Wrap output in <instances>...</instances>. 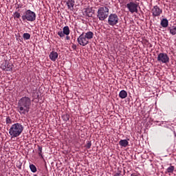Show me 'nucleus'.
Wrapping results in <instances>:
<instances>
[{
    "label": "nucleus",
    "instance_id": "nucleus-1",
    "mask_svg": "<svg viewBox=\"0 0 176 176\" xmlns=\"http://www.w3.org/2000/svg\"><path fill=\"white\" fill-rule=\"evenodd\" d=\"M32 100L28 96H23L18 101L17 111L20 115H25L30 112Z\"/></svg>",
    "mask_w": 176,
    "mask_h": 176
},
{
    "label": "nucleus",
    "instance_id": "nucleus-2",
    "mask_svg": "<svg viewBox=\"0 0 176 176\" xmlns=\"http://www.w3.org/2000/svg\"><path fill=\"white\" fill-rule=\"evenodd\" d=\"M24 131V126L23 124L16 122L11 126L9 129V134L12 138H16L21 135V133Z\"/></svg>",
    "mask_w": 176,
    "mask_h": 176
},
{
    "label": "nucleus",
    "instance_id": "nucleus-3",
    "mask_svg": "<svg viewBox=\"0 0 176 176\" xmlns=\"http://www.w3.org/2000/svg\"><path fill=\"white\" fill-rule=\"evenodd\" d=\"M109 6L107 3H104V6L99 7L97 12V17L100 21H104L108 19L109 16Z\"/></svg>",
    "mask_w": 176,
    "mask_h": 176
},
{
    "label": "nucleus",
    "instance_id": "nucleus-4",
    "mask_svg": "<svg viewBox=\"0 0 176 176\" xmlns=\"http://www.w3.org/2000/svg\"><path fill=\"white\" fill-rule=\"evenodd\" d=\"M94 36V33L93 32H87L86 33L82 32L77 38V41L81 46H86L89 45L90 39H93Z\"/></svg>",
    "mask_w": 176,
    "mask_h": 176
},
{
    "label": "nucleus",
    "instance_id": "nucleus-5",
    "mask_svg": "<svg viewBox=\"0 0 176 176\" xmlns=\"http://www.w3.org/2000/svg\"><path fill=\"white\" fill-rule=\"evenodd\" d=\"M23 21H29L32 23L36 20V14L34 12L31 11V10H28L23 12L21 16Z\"/></svg>",
    "mask_w": 176,
    "mask_h": 176
},
{
    "label": "nucleus",
    "instance_id": "nucleus-6",
    "mask_svg": "<svg viewBox=\"0 0 176 176\" xmlns=\"http://www.w3.org/2000/svg\"><path fill=\"white\" fill-rule=\"evenodd\" d=\"M108 24L109 25H116L119 23V16L116 14H110L108 16Z\"/></svg>",
    "mask_w": 176,
    "mask_h": 176
},
{
    "label": "nucleus",
    "instance_id": "nucleus-7",
    "mask_svg": "<svg viewBox=\"0 0 176 176\" xmlns=\"http://www.w3.org/2000/svg\"><path fill=\"white\" fill-rule=\"evenodd\" d=\"M125 7L128 9L130 13H138V3L131 1L128 3Z\"/></svg>",
    "mask_w": 176,
    "mask_h": 176
},
{
    "label": "nucleus",
    "instance_id": "nucleus-8",
    "mask_svg": "<svg viewBox=\"0 0 176 176\" xmlns=\"http://www.w3.org/2000/svg\"><path fill=\"white\" fill-rule=\"evenodd\" d=\"M158 63H162V64H167L170 63V57L166 53H160L157 58Z\"/></svg>",
    "mask_w": 176,
    "mask_h": 176
},
{
    "label": "nucleus",
    "instance_id": "nucleus-9",
    "mask_svg": "<svg viewBox=\"0 0 176 176\" xmlns=\"http://www.w3.org/2000/svg\"><path fill=\"white\" fill-rule=\"evenodd\" d=\"M151 13L153 14V17H159V16L163 13V10L157 6H155L151 9Z\"/></svg>",
    "mask_w": 176,
    "mask_h": 176
},
{
    "label": "nucleus",
    "instance_id": "nucleus-10",
    "mask_svg": "<svg viewBox=\"0 0 176 176\" xmlns=\"http://www.w3.org/2000/svg\"><path fill=\"white\" fill-rule=\"evenodd\" d=\"M70 32L71 31L69 30V27L65 26L63 29V31L58 32V35L60 36V38H64L65 35H69Z\"/></svg>",
    "mask_w": 176,
    "mask_h": 176
},
{
    "label": "nucleus",
    "instance_id": "nucleus-11",
    "mask_svg": "<svg viewBox=\"0 0 176 176\" xmlns=\"http://www.w3.org/2000/svg\"><path fill=\"white\" fill-rule=\"evenodd\" d=\"M66 4L69 10H74V6H75V0H67Z\"/></svg>",
    "mask_w": 176,
    "mask_h": 176
},
{
    "label": "nucleus",
    "instance_id": "nucleus-12",
    "mask_svg": "<svg viewBox=\"0 0 176 176\" xmlns=\"http://www.w3.org/2000/svg\"><path fill=\"white\" fill-rule=\"evenodd\" d=\"M58 58V54L56 52L52 51L50 54V60H52V61H56V60H57Z\"/></svg>",
    "mask_w": 176,
    "mask_h": 176
},
{
    "label": "nucleus",
    "instance_id": "nucleus-13",
    "mask_svg": "<svg viewBox=\"0 0 176 176\" xmlns=\"http://www.w3.org/2000/svg\"><path fill=\"white\" fill-rule=\"evenodd\" d=\"M3 71H12L13 67L12 66V64L6 62L5 66L3 67Z\"/></svg>",
    "mask_w": 176,
    "mask_h": 176
},
{
    "label": "nucleus",
    "instance_id": "nucleus-14",
    "mask_svg": "<svg viewBox=\"0 0 176 176\" xmlns=\"http://www.w3.org/2000/svg\"><path fill=\"white\" fill-rule=\"evenodd\" d=\"M85 13L87 17H93V10L91 8L85 9Z\"/></svg>",
    "mask_w": 176,
    "mask_h": 176
},
{
    "label": "nucleus",
    "instance_id": "nucleus-15",
    "mask_svg": "<svg viewBox=\"0 0 176 176\" xmlns=\"http://www.w3.org/2000/svg\"><path fill=\"white\" fill-rule=\"evenodd\" d=\"M160 25H161L162 27H163L164 28H167V27H168V20H167V19H163L161 21Z\"/></svg>",
    "mask_w": 176,
    "mask_h": 176
},
{
    "label": "nucleus",
    "instance_id": "nucleus-16",
    "mask_svg": "<svg viewBox=\"0 0 176 176\" xmlns=\"http://www.w3.org/2000/svg\"><path fill=\"white\" fill-rule=\"evenodd\" d=\"M119 145H120V146H123L124 148H126V146H129V141H127V140H121L119 142Z\"/></svg>",
    "mask_w": 176,
    "mask_h": 176
},
{
    "label": "nucleus",
    "instance_id": "nucleus-17",
    "mask_svg": "<svg viewBox=\"0 0 176 176\" xmlns=\"http://www.w3.org/2000/svg\"><path fill=\"white\" fill-rule=\"evenodd\" d=\"M119 97H120V98L124 100V98H126L127 97V91H126L125 90H122L119 93Z\"/></svg>",
    "mask_w": 176,
    "mask_h": 176
},
{
    "label": "nucleus",
    "instance_id": "nucleus-18",
    "mask_svg": "<svg viewBox=\"0 0 176 176\" xmlns=\"http://www.w3.org/2000/svg\"><path fill=\"white\" fill-rule=\"evenodd\" d=\"M168 31L171 35H176V26L169 28Z\"/></svg>",
    "mask_w": 176,
    "mask_h": 176
},
{
    "label": "nucleus",
    "instance_id": "nucleus-19",
    "mask_svg": "<svg viewBox=\"0 0 176 176\" xmlns=\"http://www.w3.org/2000/svg\"><path fill=\"white\" fill-rule=\"evenodd\" d=\"M23 38L24 41H28V39H31V34H30V33H24L23 34Z\"/></svg>",
    "mask_w": 176,
    "mask_h": 176
},
{
    "label": "nucleus",
    "instance_id": "nucleus-20",
    "mask_svg": "<svg viewBox=\"0 0 176 176\" xmlns=\"http://www.w3.org/2000/svg\"><path fill=\"white\" fill-rule=\"evenodd\" d=\"M174 170H175V167L174 166H170L166 169V171L168 173H171L174 172Z\"/></svg>",
    "mask_w": 176,
    "mask_h": 176
},
{
    "label": "nucleus",
    "instance_id": "nucleus-21",
    "mask_svg": "<svg viewBox=\"0 0 176 176\" xmlns=\"http://www.w3.org/2000/svg\"><path fill=\"white\" fill-rule=\"evenodd\" d=\"M62 119L65 122H68V120H69V114H64V115H63L62 116Z\"/></svg>",
    "mask_w": 176,
    "mask_h": 176
},
{
    "label": "nucleus",
    "instance_id": "nucleus-22",
    "mask_svg": "<svg viewBox=\"0 0 176 176\" xmlns=\"http://www.w3.org/2000/svg\"><path fill=\"white\" fill-rule=\"evenodd\" d=\"M38 156H40L41 157H42V159H43V155H42V146L38 145Z\"/></svg>",
    "mask_w": 176,
    "mask_h": 176
},
{
    "label": "nucleus",
    "instance_id": "nucleus-23",
    "mask_svg": "<svg viewBox=\"0 0 176 176\" xmlns=\"http://www.w3.org/2000/svg\"><path fill=\"white\" fill-rule=\"evenodd\" d=\"M30 168L32 173H36V171H37L36 166H35V165H34L32 164L30 165Z\"/></svg>",
    "mask_w": 176,
    "mask_h": 176
},
{
    "label": "nucleus",
    "instance_id": "nucleus-24",
    "mask_svg": "<svg viewBox=\"0 0 176 176\" xmlns=\"http://www.w3.org/2000/svg\"><path fill=\"white\" fill-rule=\"evenodd\" d=\"M20 17H21V14H20L19 12H15L14 13V20H16V19H19Z\"/></svg>",
    "mask_w": 176,
    "mask_h": 176
},
{
    "label": "nucleus",
    "instance_id": "nucleus-25",
    "mask_svg": "<svg viewBox=\"0 0 176 176\" xmlns=\"http://www.w3.org/2000/svg\"><path fill=\"white\" fill-rule=\"evenodd\" d=\"M6 122L7 124H12V119H10V117H7Z\"/></svg>",
    "mask_w": 176,
    "mask_h": 176
},
{
    "label": "nucleus",
    "instance_id": "nucleus-26",
    "mask_svg": "<svg viewBox=\"0 0 176 176\" xmlns=\"http://www.w3.org/2000/svg\"><path fill=\"white\" fill-rule=\"evenodd\" d=\"M32 97H33L34 100H35L36 98H38L39 95H38V93L34 92V93L32 94Z\"/></svg>",
    "mask_w": 176,
    "mask_h": 176
},
{
    "label": "nucleus",
    "instance_id": "nucleus-27",
    "mask_svg": "<svg viewBox=\"0 0 176 176\" xmlns=\"http://www.w3.org/2000/svg\"><path fill=\"white\" fill-rule=\"evenodd\" d=\"M85 148H87V149H90V148H91V142H88L85 145Z\"/></svg>",
    "mask_w": 176,
    "mask_h": 176
},
{
    "label": "nucleus",
    "instance_id": "nucleus-28",
    "mask_svg": "<svg viewBox=\"0 0 176 176\" xmlns=\"http://www.w3.org/2000/svg\"><path fill=\"white\" fill-rule=\"evenodd\" d=\"M21 166H22V164L20 162L16 164V167L19 168V170H21Z\"/></svg>",
    "mask_w": 176,
    "mask_h": 176
},
{
    "label": "nucleus",
    "instance_id": "nucleus-29",
    "mask_svg": "<svg viewBox=\"0 0 176 176\" xmlns=\"http://www.w3.org/2000/svg\"><path fill=\"white\" fill-rule=\"evenodd\" d=\"M72 47L74 50H76V45H73Z\"/></svg>",
    "mask_w": 176,
    "mask_h": 176
},
{
    "label": "nucleus",
    "instance_id": "nucleus-30",
    "mask_svg": "<svg viewBox=\"0 0 176 176\" xmlns=\"http://www.w3.org/2000/svg\"><path fill=\"white\" fill-rule=\"evenodd\" d=\"M66 39H67V41H69V36H66Z\"/></svg>",
    "mask_w": 176,
    "mask_h": 176
},
{
    "label": "nucleus",
    "instance_id": "nucleus-31",
    "mask_svg": "<svg viewBox=\"0 0 176 176\" xmlns=\"http://www.w3.org/2000/svg\"><path fill=\"white\" fill-rule=\"evenodd\" d=\"M0 176H3L2 174L0 173Z\"/></svg>",
    "mask_w": 176,
    "mask_h": 176
},
{
    "label": "nucleus",
    "instance_id": "nucleus-32",
    "mask_svg": "<svg viewBox=\"0 0 176 176\" xmlns=\"http://www.w3.org/2000/svg\"><path fill=\"white\" fill-rule=\"evenodd\" d=\"M172 1H175V0H172Z\"/></svg>",
    "mask_w": 176,
    "mask_h": 176
}]
</instances>
